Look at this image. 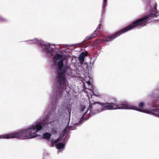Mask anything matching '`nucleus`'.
I'll return each mask as SVG.
<instances>
[{
    "label": "nucleus",
    "mask_w": 159,
    "mask_h": 159,
    "mask_svg": "<svg viewBox=\"0 0 159 159\" xmlns=\"http://www.w3.org/2000/svg\"><path fill=\"white\" fill-rule=\"evenodd\" d=\"M63 109L66 111L67 115L66 117L68 121L70 120V115L71 111V107L69 105H67L66 108H63V107H59L58 109L57 112L55 114L52 113L48 115L46 117H41L39 120H37L28 128L23 129L18 132H15L11 133L0 135V139H27L34 138L38 136L37 133L43 129H48L51 128L52 133L54 134H59L60 135L57 139L53 140L52 142L53 143H56L60 141L64 136L66 133V130H63L61 133L58 132V129H52L54 121L57 120V121L61 120L65 116L64 115Z\"/></svg>",
    "instance_id": "obj_1"
},
{
    "label": "nucleus",
    "mask_w": 159,
    "mask_h": 159,
    "mask_svg": "<svg viewBox=\"0 0 159 159\" xmlns=\"http://www.w3.org/2000/svg\"><path fill=\"white\" fill-rule=\"evenodd\" d=\"M65 59L62 55L58 53L53 57L54 62L57 66L56 80L59 84L58 87L54 85L53 87L54 95L57 100H60L63 96L68 94L71 89L65 75L71 76L74 70L71 68L69 64L63 65Z\"/></svg>",
    "instance_id": "obj_2"
},
{
    "label": "nucleus",
    "mask_w": 159,
    "mask_h": 159,
    "mask_svg": "<svg viewBox=\"0 0 159 159\" xmlns=\"http://www.w3.org/2000/svg\"><path fill=\"white\" fill-rule=\"evenodd\" d=\"M149 4L151 7L154 5V10L151 11L149 14L141 18L136 20L131 24L117 32L113 34L108 36L105 38H102L99 39L98 40L102 43L110 42L112 41L121 34L132 30L135 27L139 29L146 25L150 22V21H148L149 20H148V18L153 17H157L159 16V11H157V3L154 0L152 3L151 2Z\"/></svg>",
    "instance_id": "obj_3"
},
{
    "label": "nucleus",
    "mask_w": 159,
    "mask_h": 159,
    "mask_svg": "<svg viewBox=\"0 0 159 159\" xmlns=\"http://www.w3.org/2000/svg\"><path fill=\"white\" fill-rule=\"evenodd\" d=\"M30 44H36L41 47V49L42 52L46 54L48 56H52L55 52V45H52L48 43L45 42L42 40H39L38 39H35L33 40H30L28 41Z\"/></svg>",
    "instance_id": "obj_4"
},
{
    "label": "nucleus",
    "mask_w": 159,
    "mask_h": 159,
    "mask_svg": "<svg viewBox=\"0 0 159 159\" xmlns=\"http://www.w3.org/2000/svg\"><path fill=\"white\" fill-rule=\"evenodd\" d=\"M144 103L143 102L139 103V108L133 105H131L129 103V105L130 106L132 109H132L146 113L151 115H152L157 117L159 118V101L157 100L156 102H154V105L155 107L157 108L153 110H148L146 109L143 108Z\"/></svg>",
    "instance_id": "obj_5"
},
{
    "label": "nucleus",
    "mask_w": 159,
    "mask_h": 159,
    "mask_svg": "<svg viewBox=\"0 0 159 159\" xmlns=\"http://www.w3.org/2000/svg\"><path fill=\"white\" fill-rule=\"evenodd\" d=\"M104 110H116L132 109L129 103L125 101L117 103L113 102L104 103Z\"/></svg>",
    "instance_id": "obj_6"
},
{
    "label": "nucleus",
    "mask_w": 159,
    "mask_h": 159,
    "mask_svg": "<svg viewBox=\"0 0 159 159\" xmlns=\"http://www.w3.org/2000/svg\"><path fill=\"white\" fill-rule=\"evenodd\" d=\"M98 102H95L93 100H89V116H92L95 114L94 112H95L97 106Z\"/></svg>",
    "instance_id": "obj_7"
},
{
    "label": "nucleus",
    "mask_w": 159,
    "mask_h": 159,
    "mask_svg": "<svg viewBox=\"0 0 159 159\" xmlns=\"http://www.w3.org/2000/svg\"><path fill=\"white\" fill-rule=\"evenodd\" d=\"M104 103L98 102L97 106L96 109V110L94 112V114H96L104 110Z\"/></svg>",
    "instance_id": "obj_8"
},
{
    "label": "nucleus",
    "mask_w": 159,
    "mask_h": 159,
    "mask_svg": "<svg viewBox=\"0 0 159 159\" xmlns=\"http://www.w3.org/2000/svg\"><path fill=\"white\" fill-rule=\"evenodd\" d=\"M89 109L84 106H82L80 108V117L81 120L83 118L84 116L87 113Z\"/></svg>",
    "instance_id": "obj_9"
},
{
    "label": "nucleus",
    "mask_w": 159,
    "mask_h": 159,
    "mask_svg": "<svg viewBox=\"0 0 159 159\" xmlns=\"http://www.w3.org/2000/svg\"><path fill=\"white\" fill-rule=\"evenodd\" d=\"M107 0H103V2H102V10L101 13L102 17H104V14L105 10V8L106 6L107 3Z\"/></svg>",
    "instance_id": "obj_10"
},
{
    "label": "nucleus",
    "mask_w": 159,
    "mask_h": 159,
    "mask_svg": "<svg viewBox=\"0 0 159 159\" xmlns=\"http://www.w3.org/2000/svg\"><path fill=\"white\" fill-rule=\"evenodd\" d=\"M65 147V143H57L56 145V148L59 149V151H62L63 150Z\"/></svg>",
    "instance_id": "obj_11"
},
{
    "label": "nucleus",
    "mask_w": 159,
    "mask_h": 159,
    "mask_svg": "<svg viewBox=\"0 0 159 159\" xmlns=\"http://www.w3.org/2000/svg\"><path fill=\"white\" fill-rule=\"evenodd\" d=\"M100 23L98 25L96 30L94 31L93 34L91 35L92 37H93V38L98 35V30L100 29L101 28V23L102 22L101 20H100Z\"/></svg>",
    "instance_id": "obj_12"
},
{
    "label": "nucleus",
    "mask_w": 159,
    "mask_h": 159,
    "mask_svg": "<svg viewBox=\"0 0 159 159\" xmlns=\"http://www.w3.org/2000/svg\"><path fill=\"white\" fill-rule=\"evenodd\" d=\"M85 53L84 52H82L79 57H78V60L80 63H82L84 61L85 59Z\"/></svg>",
    "instance_id": "obj_13"
},
{
    "label": "nucleus",
    "mask_w": 159,
    "mask_h": 159,
    "mask_svg": "<svg viewBox=\"0 0 159 159\" xmlns=\"http://www.w3.org/2000/svg\"><path fill=\"white\" fill-rule=\"evenodd\" d=\"M51 136V134L50 133H44L43 134L42 138L43 139H46L47 140H49Z\"/></svg>",
    "instance_id": "obj_14"
},
{
    "label": "nucleus",
    "mask_w": 159,
    "mask_h": 159,
    "mask_svg": "<svg viewBox=\"0 0 159 159\" xmlns=\"http://www.w3.org/2000/svg\"><path fill=\"white\" fill-rule=\"evenodd\" d=\"M7 21V20L6 19L0 16V22H6Z\"/></svg>",
    "instance_id": "obj_15"
},
{
    "label": "nucleus",
    "mask_w": 159,
    "mask_h": 159,
    "mask_svg": "<svg viewBox=\"0 0 159 159\" xmlns=\"http://www.w3.org/2000/svg\"><path fill=\"white\" fill-rule=\"evenodd\" d=\"M93 38V37H92V35H89L86 37L85 39V40H87L89 39H92Z\"/></svg>",
    "instance_id": "obj_16"
},
{
    "label": "nucleus",
    "mask_w": 159,
    "mask_h": 159,
    "mask_svg": "<svg viewBox=\"0 0 159 159\" xmlns=\"http://www.w3.org/2000/svg\"><path fill=\"white\" fill-rule=\"evenodd\" d=\"M156 92H155L154 93H152V96H153L154 95H156V94H155V93H157V92L158 91V90H156Z\"/></svg>",
    "instance_id": "obj_17"
},
{
    "label": "nucleus",
    "mask_w": 159,
    "mask_h": 159,
    "mask_svg": "<svg viewBox=\"0 0 159 159\" xmlns=\"http://www.w3.org/2000/svg\"><path fill=\"white\" fill-rule=\"evenodd\" d=\"M87 83L88 84L89 86H90V85L91 86V84L90 82L89 81H88V82H87Z\"/></svg>",
    "instance_id": "obj_18"
},
{
    "label": "nucleus",
    "mask_w": 159,
    "mask_h": 159,
    "mask_svg": "<svg viewBox=\"0 0 159 159\" xmlns=\"http://www.w3.org/2000/svg\"><path fill=\"white\" fill-rule=\"evenodd\" d=\"M93 94L94 95H95V96H98L96 94H95V93L94 92H93Z\"/></svg>",
    "instance_id": "obj_19"
},
{
    "label": "nucleus",
    "mask_w": 159,
    "mask_h": 159,
    "mask_svg": "<svg viewBox=\"0 0 159 159\" xmlns=\"http://www.w3.org/2000/svg\"><path fill=\"white\" fill-rule=\"evenodd\" d=\"M54 107H53V108H52V110H53V111L54 110Z\"/></svg>",
    "instance_id": "obj_20"
},
{
    "label": "nucleus",
    "mask_w": 159,
    "mask_h": 159,
    "mask_svg": "<svg viewBox=\"0 0 159 159\" xmlns=\"http://www.w3.org/2000/svg\"><path fill=\"white\" fill-rule=\"evenodd\" d=\"M66 137H66H67V140H66V141H67V140H68V139L69 138V137L67 136V137Z\"/></svg>",
    "instance_id": "obj_21"
},
{
    "label": "nucleus",
    "mask_w": 159,
    "mask_h": 159,
    "mask_svg": "<svg viewBox=\"0 0 159 159\" xmlns=\"http://www.w3.org/2000/svg\"><path fill=\"white\" fill-rule=\"evenodd\" d=\"M55 121H56V120H55ZM54 121H54V122H53L54 124H55V123H54Z\"/></svg>",
    "instance_id": "obj_22"
}]
</instances>
